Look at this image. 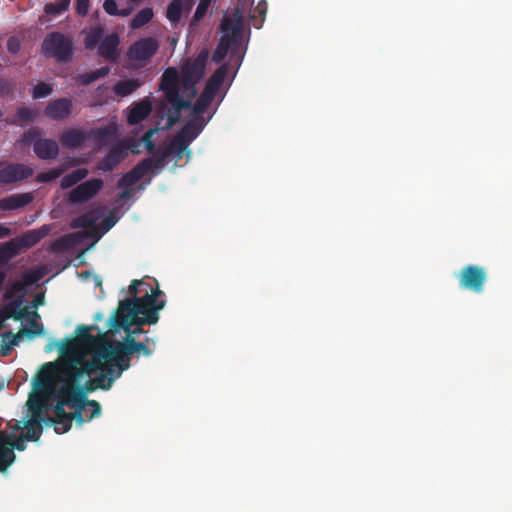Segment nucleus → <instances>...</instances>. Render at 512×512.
<instances>
[{
	"label": "nucleus",
	"mask_w": 512,
	"mask_h": 512,
	"mask_svg": "<svg viewBox=\"0 0 512 512\" xmlns=\"http://www.w3.org/2000/svg\"><path fill=\"white\" fill-rule=\"evenodd\" d=\"M85 359L82 357L71 361L66 368V377L55 392L57 403L53 411L55 418L66 416L76 417V422L82 425L101 414V405L96 400L86 398L88 393L96 390H108L103 379L95 372H83Z\"/></svg>",
	"instance_id": "obj_1"
},
{
	"label": "nucleus",
	"mask_w": 512,
	"mask_h": 512,
	"mask_svg": "<svg viewBox=\"0 0 512 512\" xmlns=\"http://www.w3.org/2000/svg\"><path fill=\"white\" fill-rule=\"evenodd\" d=\"M208 60V51L202 50L191 59H185L180 72L175 67H168L160 78V89L166 101L171 105L167 110V128L180 121L181 111L191 107V99L197 94L196 85L204 76Z\"/></svg>",
	"instance_id": "obj_2"
},
{
	"label": "nucleus",
	"mask_w": 512,
	"mask_h": 512,
	"mask_svg": "<svg viewBox=\"0 0 512 512\" xmlns=\"http://www.w3.org/2000/svg\"><path fill=\"white\" fill-rule=\"evenodd\" d=\"M135 353L149 357L153 351L145 342H137L133 337H125L123 342H104L98 347L93 359H85L83 372H95L109 390L122 373L129 369L131 356Z\"/></svg>",
	"instance_id": "obj_3"
},
{
	"label": "nucleus",
	"mask_w": 512,
	"mask_h": 512,
	"mask_svg": "<svg viewBox=\"0 0 512 512\" xmlns=\"http://www.w3.org/2000/svg\"><path fill=\"white\" fill-rule=\"evenodd\" d=\"M165 305L164 292L158 286H150L140 297L120 300L116 310H119L120 314L127 313L132 320H139L138 324L154 325L159 320V311Z\"/></svg>",
	"instance_id": "obj_4"
},
{
	"label": "nucleus",
	"mask_w": 512,
	"mask_h": 512,
	"mask_svg": "<svg viewBox=\"0 0 512 512\" xmlns=\"http://www.w3.org/2000/svg\"><path fill=\"white\" fill-rule=\"evenodd\" d=\"M244 14L245 8L238 5L231 15L222 18L220 24L222 35L212 55L214 62L223 61L230 47L240 42L244 29Z\"/></svg>",
	"instance_id": "obj_5"
},
{
	"label": "nucleus",
	"mask_w": 512,
	"mask_h": 512,
	"mask_svg": "<svg viewBox=\"0 0 512 512\" xmlns=\"http://www.w3.org/2000/svg\"><path fill=\"white\" fill-rule=\"evenodd\" d=\"M76 47L73 38L59 31L47 33L42 44L41 53L46 58H53L58 62L71 61Z\"/></svg>",
	"instance_id": "obj_6"
},
{
	"label": "nucleus",
	"mask_w": 512,
	"mask_h": 512,
	"mask_svg": "<svg viewBox=\"0 0 512 512\" xmlns=\"http://www.w3.org/2000/svg\"><path fill=\"white\" fill-rule=\"evenodd\" d=\"M159 41L154 37L140 38L130 45L128 59L135 67H144L159 50Z\"/></svg>",
	"instance_id": "obj_7"
},
{
	"label": "nucleus",
	"mask_w": 512,
	"mask_h": 512,
	"mask_svg": "<svg viewBox=\"0 0 512 512\" xmlns=\"http://www.w3.org/2000/svg\"><path fill=\"white\" fill-rule=\"evenodd\" d=\"M456 277L462 289L480 294L484 291L488 275L484 267L469 264L464 266Z\"/></svg>",
	"instance_id": "obj_8"
},
{
	"label": "nucleus",
	"mask_w": 512,
	"mask_h": 512,
	"mask_svg": "<svg viewBox=\"0 0 512 512\" xmlns=\"http://www.w3.org/2000/svg\"><path fill=\"white\" fill-rule=\"evenodd\" d=\"M104 182L100 178H92L78 184L68 195L71 204H83L88 202L103 188Z\"/></svg>",
	"instance_id": "obj_9"
},
{
	"label": "nucleus",
	"mask_w": 512,
	"mask_h": 512,
	"mask_svg": "<svg viewBox=\"0 0 512 512\" xmlns=\"http://www.w3.org/2000/svg\"><path fill=\"white\" fill-rule=\"evenodd\" d=\"M138 322L139 320L137 319H130L127 313L123 312V314H120L119 310H116L109 320V332L116 334L123 330L126 333V337H133L135 339L136 336L144 333L142 328L144 324H138Z\"/></svg>",
	"instance_id": "obj_10"
},
{
	"label": "nucleus",
	"mask_w": 512,
	"mask_h": 512,
	"mask_svg": "<svg viewBox=\"0 0 512 512\" xmlns=\"http://www.w3.org/2000/svg\"><path fill=\"white\" fill-rule=\"evenodd\" d=\"M33 175V170L20 163H11L0 169V184H12Z\"/></svg>",
	"instance_id": "obj_11"
},
{
	"label": "nucleus",
	"mask_w": 512,
	"mask_h": 512,
	"mask_svg": "<svg viewBox=\"0 0 512 512\" xmlns=\"http://www.w3.org/2000/svg\"><path fill=\"white\" fill-rule=\"evenodd\" d=\"M73 103L69 98H59L51 101L45 108V115L52 120L67 119L72 113Z\"/></svg>",
	"instance_id": "obj_12"
},
{
	"label": "nucleus",
	"mask_w": 512,
	"mask_h": 512,
	"mask_svg": "<svg viewBox=\"0 0 512 512\" xmlns=\"http://www.w3.org/2000/svg\"><path fill=\"white\" fill-rule=\"evenodd\" d=\"M127 156L128 152L126 147L116 145L98 162L96 168L103 172L113 171Z\"/></svg>",
	"instance_id": "obj_13"
},
{
	"label": "nucleus",
	"mask_w": 512,
	"mask_h": 512,
	"mask_svg": "<svg viewBox=\"0 0 512 512\" xmlns=\"http://www.w3.org/2000/svg\"><path fill=\"white\" fill-rule=\"evenodd\" d=\"M97 221V216L93 212L84 213L77 218L73 219L71 222L72 228H92V231L85 230L78 232L75 236L78 237H92L95 236V241L100 238V235H97V229L95 227V223Z\"/></svg>",
	"instance_id": "obj_14"
},
{
	"label": "nucleus",
	"mask_w": 512,
	"mask_h": 512,
	"mask_svg": "<svg viewBox=\"0 0 512 512\" xmlns=\"http://www.w3.org/2000/svg\"><path fill=\"white\" fill-rule=\"evenodd\" d=\"M120 40L118 35L109 34L105 36L99 46L98 53L101 57L105 58L108 61L115 62L118 58V46Z\"/></svg>",
	"instance_id": "obj_15"
},
{
	"label": "nucleus",
	"mask_w": 512,
	"mask_h": 512,
	"mask_svg": "<svg viewBox=\"0 0 512 512\" xmlns=\"http://www.w3.org/2000/svg\"><path fill=\"white\" fill-rule=\"evenodd\" d=\"M32 193H17L0 199V209L3 211L16 210L25 207L33 201Z\"/></svg>",
	"instance_id": "obj_16"
},
{
	"label": "nucleus",
	"mask_w": 512,
	"mask_h": 512,
	"mask_svg": "<svg viewBox=\"0 0 512 512\" xmlns=\"http://www.w3.org/2000/svg\"><path fill=\"white\" fill-rule=\"evenodd\" d=\"M34 152L40 159H55L59 153V146L53 139H38L34 143Z\"/></svg>",
	"instance_id": "obj_17"
},
{
	"label": "nucleus",
	"mask_w": 512,
	"mask_h": 512,
	"mask_svg": "<svg viewBox=\"0 0 512 512\" xmlns=\"http://www.w3.org/2000/svg\"><path fill=\"white\" fill-rule=\"evenodd\" d=\"M91 327L80 325L78 326L76 332H77V339L80 343L90 345L92 347V355L89 359H93L95 357L96 351L98 347L104 342H112L111 340H108L104 337L98 338L96 336H93L90 333Z\"/></svg>",
	"instance_id": "obj_18"
},
{
	"label": "nucleus",
	"mask_w": 512,
	"mask_h": 512,
	"mask_svg": "<svg viewBox=\"0 0 512 512\" xmlns=\"http://www.w3.org/2000/svg\"><path fill=\"white\" fill-rule=\"evenodd\" d=\"M87 140V135L81 129H69L60 135V142L63 147L68 149H78Z\"/></svg>",
	"instance_id": "obj_19"
},
{
	"label": "nucleus",
	"mask_w": 512,
	"mask_h": 512,
	"mask_svg": "<svg viewBox=\"0 0 512 512\" xmlns=\"http://www.w3.org/2000/svg\"><path fill=\"white\" fill-rule=\"evenodd\" d=\"M151 110V103L148 100H142L131 107L127 116V122L130 125H136L147 118Z\"/></svg>",
	"instance_id": "obj_20"
},
{
	"label": "nucleus",
	"mask_w": 512,
	"mask_h": 512,
	"mask_svg": "<svg viewBox=\"0 0 512 512\" xmlns=\"http://www.w3.org/2000/svg\"><path fill=\"white\" fill-rule=\"evenodd\" d=\"M145 162H139L135 165L129 172L125 173L118 180L119 188H131L135 183H137L142 177L146 175V167L144 166Z\"/></svg>",
	"instance_id": "obj_21"
},
{
	"label": "nucleus",
	"mask_w": 512,
	"mask_h": 512,
	"mask_svg": "<svg viewBox=\"0 0 512 512\" xmlns=\"http://www.w3.org/2000/svg\"><path fill=\"white\" fill-rule=\"evenodd\" d=\"M16 455L9 447V437L0 436V472L4 473L15 461Z\"/></svg>",
	"instance_id": "obj_22"
},
{
	"label": "nucleus",
	"mask_w": 512,
	"mask_h": 512,
	"mask_svg": "<svg viewBox=\"0 0 512 512\" xmlns=\"http://www.w3.org/2000/svg\"><path fill=\"white\" fill-rule=\"evenodd\" d=\"M204 126L205 122L203 117L197 116L186 123L179 133L182 134L189 143H191V141L201 133Z\"/></svg>",
	"instance_id": "obj_23"
},
{
	"label": "nucleus",
	"mask_w": 512,
	"mask_h": 512,
	"mask_svg": "<svg viewBox=\"0 0 512 512\" xmlns=\"http://www.w3.org/2000/svg\"><path fill=\"white\" fill-rule=\"evenodd\" d=\"M154 154H156L155 157H147L141 161L146 163L144 164V166L147 168L146 174L149 172L154 174L158 173L159 170L164 168L166 160L169 157V152H165L164 150H158Z\"/></svg>",
	"instance_id": "obj_24"
},
{
	"label": "nucleus",
	"mask_w": 512,
	"mask_h": 512,
	"mask_svg": "<svg viewBox=\"0 0 512 512\" xmlns=\"http://www.w3.org/2000/svg\"><path fill=\"white\" fill-rule=\"evenodd\" d=\"M141 85L142 81L139 79L120 80L114 85L113 92L118 97H126L132 94Z\"/></svg>",
	"instance_id": "obj_25"
},
{
	"label": "nucleus",
	"mask_w": 512,
	"mask_h": 512,
	"mask_svg": "<svg viewBox=\"0 0 512 512\" xmlns=\"http://www.w3.org/2000/svg\"><path fill=\"white\" fill-rule=\"evenodd\" d=\"M227 71H228L227 65L226 64L221 65L219 68H217L215 70V72L207 80L204 88H206L207 90L216 94L224 82V79L227 75Z\"/></svg>",
	"instance_id": "obj_26"
},
{
	"label": "nucleus",
	"mask_w": 512,
	"mask_h": 512,
	"mask_svg": "<svg viewBox=\"0 0 512 512\" xmlns=\"http://www.w3.org/2000/svg\"><path fill=\"white\" fill-rule=\"evenodd\" d=\"M189 144L190 143L185 139V137L178 133L177 136L170 142V144L163 150L165 152H169V157L174 155L177 159H181Z\"/></svg>",
	"instance_id": "obj_27"
},
{
	"label": "nucleus",
	"mask_w": 512,
	"mask_h": 512,
	"mask_svg": "<svg viewBox=\"0 0 512 512\" xmlns=\"http://www.w3.org/2000/svg\"><path fill=\"white\" fill-rule=\"evenodd\" d=\"M89 174L87 168H78L73 170L72 172L66 174L60 182V187L62 189H68L73 187L74 185L80 183L83 179H85Z\"/></svg>",
	"instance_id": "obj_28"
},
{
	"label": "nucleus",
	"mask_w": 512,
	"mask_h": 512,
	"mask_svg": "<svg viewBox=\"0 0 512 512\" xmlns=\"http://www.w3.org/2000/svg\"><path fill=\"white\" fill-rule=\"evenodd\" d=\"M22 335L21 333L13 334L12 332H5L2 334V341L0 344V356L6 357L10 355L14 346L18 345Z\"/></svg>",
	"instance_id": "obj_29"
},
{
	"label": "nucleus",
	"mask_w": 512,
	"mask_h": 512,
	"mask_svg": "<svg viewBox=\"0 0 512 512\" xmlns=\"http://www.w3.org/2000/svg\"><path fill=\"white\" fill-rule=\"evenodd\" d=\"M216 94L204 88L203 92L192 106L193 113L201 116L212 103Z\"/></svg>",
	"instance_id": "obj_30"
},
{
	"label": "nucleus",
	"mask_w": 512,
	"mask_h": 512,
	"mask_svg": "<svg viewBox=\"0 0 512 512\" xmlns=\"http://www.w3.org/2000/svg\"><path fill=\"white\" fill-rule=\"evenodd\" d=\"M109 72H110V68L107 66H104V67L98 68L92 72L80 74L77 78V81L80 85L87 86V85L91 84L92 82L107 76L109 74Z\"/></svg>",
	"instance_id": "obj_31"
},
{
	"label": "nucleus",
	"mask_w": 512,
	"mask_h": 512,
	"mask_svg": "<svg viewBox=\"0 0 512 512\" xmlns=\"http://www.w3.org/2000/svg\"><path fill=\"white\" fill-rule=\"evenodd\" d=\"M43 431L42 423L29 419L24 424V432L25 438L28 441H38Z\"/></svg>",
	"instance_id": "obj_32"
},
{
	"label": "nucleus",
	"mask_w": 512,
	"mask_h": 512,
	"mask_svg": "<svg viewBox=\"0 0 512 512\" xmlns=\"http://www.w3.org/2000/svg\"><path fill=\"white\" fill-rule=\"evenodd\" d=\"M104 29L101 26L90 28L84 38V45L87 49H94L97 45L99 46L103 39Z\"/></svg>",
	"instance_id": "obj_33"
},
{
	"label": "nucleus",
	"mask_w": 512,
	"mask_h": 512,
	"mask_svg": "<svg viewBox=\"0 0 512 512\" xmlns=\"http://www.w3.org/2000/svg\"><path fill=\"white\" fill-rule=\"evenodd\" d=\"M28 406L31 413L32 420L38 421L42 423L43 420V411L46 408V403L44 400L40 398H29Z\"/></svg>",
	"instance_id": "obj_34"
},
{
	"label": "nucleus",
	"mask_w": 512,
	"mask_h": 512,
	"mask_svg": "<svg viewBox=\"0 0 512 512\" xmlns=\"http://www.w3.org/2000/svg\"><path fill=\"white\" fill-rule=\"evenodd\" d=\"M183 12L182 0H172L166 10V17L172 24H177Z\"/></svg>",
	"instance_id": "obj_35"
},
{
	"label": "nucleus",
	"mask_w": 512,
	"mask_h": 512,
	"mask_svg": "<svg viewBox=\"0 0 512 512\" xmlns=\"http://www.w3.org/2000/svg\"><path fill=\"white\" fill-rule=\"evenodd\" d=\"M71 0H58L54 3H48L44 7V12L49 16H58L69 10Z\"/></svg>",
	"instance_id": "obj_36"
},
{
	"label": "nucleus",
	"mask_w": 512,
	"mask_h": 512,
	"mask_svg": "<svg viewBox=\"0 0 512 512\" xmlns=\"http://www.w3.org/2000/svg\"><path fill=\"white\" fill-rule=\"evenodd\" d=\"M153 10L151 8H143L131 20V27L138 29L146 25L153 18Z\"/></svg>",
	"instance_id": "obj_37"
},
{
	"label": "nucleus",
	"mask_w": 512,
	"mask_h": 512,
	"mask_svg": "<svg viewBox=\"0 0 512 512\" xmlns=\"http://www.w3.org/2000/svg\"><path fill=\"white\" fill-rule=\"evenodd\" d=\"M73 420H76V417L74 416H66L63 418H55L54 421V430L57 434H62L67 432L71 426Z\"/></svg>",
	"instance_id": "obj_38"
},
{
	"label": "nucleus",
	"mask_w": 512,
	"mask_h": 512,
	"mask_svg": "<svg viewBox=\"0 0 512 512\" xmlns=\"http://www.w3.org/2000/svg\"><path fill=\"white\" fill-rule=\"evenodd\" d=\"M150 286H151V284L146 283L143 280L134 279L131 281V283L129 285L128 293L132 297H140L139 294L145 293V289L149 288Z\"/></svg>",
	"instance_id": "obj_39"
},
{
	"label": "nucleus",
	"mask_w": 512,
	"mask_h": 512,
	"mask_svg": "<svg viewBox=\"0 0 512 512\" xmlns=\"http://www.w3.org/2000/svg\"><path fill=\"white\" fill-rule=\"evenodd\" d=\"M51 93V86L47 83L40 82L34 86L32 96L34 99H40L49 96Z\"/></svg>",
	"instance_id": "obj_40"
},
{
	"label": "nucleus",
	"mask_w": 512,
	"mask_h": 512,
	"mask_svg": "<svg viewBox=\"0 0 512 512\" xmlns=\"http://www.w3.org/2000/svg\"><path fill=\"white\" fill-rule=\"evenodd\" d=\"M44 236L45 234L41 233L39 230H31L23 235L22 240L26 246H33Z\"/></svg>",
	"instance_id": "obj_41"
},
{
	"label": "nucleus",
	"mask_w": 512,
	"mask_h": 512,
	"mask_svg": "<svg viewBox=\"0 0 512 512\" xmlns=\"http://www.w3.org/2000/svg\"><path fill=\"white\" fill-rule=\"evenodd\" d=\"M155 132V129H148L142 136V142L144 143L147 152L150 154H154L156 152V145L152 139Z\"/></svg>",
	"instance_id": "obj_42"
},
{
	"label": "nucleus",
	"mask_w": 512,
	"mask_h": 512,
	"mask_svg": "<svg viewBox=\"0 0 512 512\" xmlns=\"http://www.w3.org/2000/svg\"><path fill=\"white\" fill-rule=\"evenodd\" d=\"M212 0H200L196 11L193 15L192 22H198L200 21L207 13V10L211 4Z\"/></svg>",
	"instance_id": "obj_43"
},
{
	"label": "nucleus",
	"mask_w": 512,
	"mask_h": 512,
	"mask_svg": "<svg viewBox=\"0 0 512 512\" xmlns=\"http://www.w3.org/2000/svg\"><path fill=\"white\" fill-rule=\"evenodd\" d=\"M113 135H114V130H113V128H111L109 126L98 128L93 131V136L97 141H104V140L112 137Z\"/></svg>",
	"instance_id": "obj_44"
},
{
	"label": "nucleus",
	"mask_w": 512,
	"mask_h": 512,
	"mask_svg": "<svg viewBox=\"0 0 512 512\" xmlns=\"http://www.w3.org/2000/svg\"><path fill=\"white\" fill-rule=\"evenodd\" d=\"M14 93V85L11 81L0 77V98H5Z\"/></svg>",
	"instance_id": "obj_45"
},
{
	"label": "nucleus",
	"mask_w": 512,
	"mask_h": 512,
	"mask_svg": "<svg viewBox=\"0 0 512 512\" xmlns=\"http://www.w3.org/2000/svg\"><path fill=\"white\" fill-rule=\"evenodd\" d=\"M43 332H44V329H43L42 324H40L38 322H35V321L31 322V327L30 328L22 329L20 331L21 335L22 334H26L29 337H34V336H37V335H42Z\"/></svg>",
	"instance_id": "obj_46"
},
{
	"label": "nucleus",
	"mask_w": 512,
	"mask_h": 512,
	"mask_svg": "<svg viewBox=\"0 0 512 512\" xmlns=\"http://www.w3.org/2000/svg\"><path fill=\"white\" fill-rule=\"evenodd\" d=\"M26 441L28 440L25 438V435L23 434L14 440H11L9 438V447L11 448L12 451H14V449L18 451H23L26 449Z\"/></svg>",
	"instance_id": "obj_47"
},
{
	"label": "nucleus",
	"mask_w": 512,
	"mask_h": 512,
	"mask_svg": "<svg viewBox=\"0 0 512 512\" xmlns=\"http://www.w3.org/2000/svg\"><path fill=\"white\" fill-rule=\"evenodd\" d=\"M90 7V0H76L75 11L79 16H86Z\"/></svg>",
	"instance_id": "obj_48"
},
{
	"label": "nucleus",
	"mask_w": 512,
	"mask_h": 512,
	"mask_svg": "<svg viewBox=\"0 0 512 512\" xmlns=\"http://www.w3.org/2000/svg\"><path fill=\"white\" fill-rule=\"evenodd\" d=\"M6 47L11 54H17L21 49V42L17 37L11 36L7 40Z\"/></svg>",
	"instance_id": "obj_49"
},
{
	"label": "nucleus",
	"mask_w": 512,
	"mask_h": 512,
	"mask_svg": "<svg viewBox=\"0 0 512 512\" xmlns=\"http://www.w3.org/2000/svg\"><path fill=\"white\" fill-rule=\"evenodd\" d=\"M16 115L20 120L25 122L32 121L34 118V112L27 107L18 108Z\"/></svg>",
	"instance_id": "obj_50"
},
{
	"label": "nucleus",
	"mask_w": 512,
	"mask_h": 512,
	"mask_svg": "<svg viewBox=\"0 0 512 512\" xmlns=\"http://www.w3.org/2000/svg\"><path fill=\"white\" fill-rule=\"evenodd\" d=\"M103 9L110 16H116L118 14V5L116 0H104Z\"/></svg>",
	"instance_id": "obj_51"
},
{
	"label": "nucleus",
	"mask_w": 512,
	"mask_h": 512,
	"mask_svg": "<svg viewBox=\"0 0 512 512\" xmlns=\"http://www.w3.org/2000/svg\"><path fill=\"white\" fill-rule=\"evenodd\" d=\"M50 378L46 374L39 373L34 379L35 389H44L48 386Z\"/></svg>",
	"instance_id": "obj_52"
},
{
	"label": "nucleus",
	"mask_w": 512,
	"mask_h": 512,
	"mask_svg": "<svg viewBox=\"0 0 512 512\" xmlns=\"http://www.w3.org/2000/svg\"><path fill=\"white\" fill-rule=\"evenodd\" d=\"M61 173H62L61 169H51L47 173L42 174L40 176V179L42 181H52V180L58 178L61 175Z\"/></svg>",
	"instance_id": "obj_53"
},
{
	"label": "nucleus",
	"mask_w": 512,
	"mask_h": 512,
	"mask_svg": "<svg viewBox=\"0 0 512 512\" xmlns=\"http://www.w3.org/2000/svg\"><path fill=\"white\" fill-rule=\"evenodd\" d=\"M59 349L62 353L71 351L75 347V341L73 339H67L66 341L59 342Z\"/></svg>",
	"instance_id": "obj_54"
},
{
	"label": "nucleus",
	"mask_w": 512,
	"mask_h": 512,
	"mask_svg": "<svg viewBox=\"0 0 512 512\" xmlns=\"http://www.w3.org/2000/svg\"><path fill=\"white\" fill-rule=\"evenodd\" d=\"M133 195V189L132 188H124V190L119 193L118 200H128Z\"/></svg>",
	"instance_id": "obj_55"
},
{
	"label": "nucleus",
	"mask_w": 512,
	"mask_h": 512,
	"mask_svg": "<svg viewBox=\"0 0 512 512\" xmlns=\"http://www.w3.org/2000/svg\"><path fill=\"white\" fill-rule=\"evenodd\" d=\"M41 278V274L37 273V272H32V273H29L25 276V280L26 282L32 284V283H35L37 281H39Z\"/></svg>",
	"instance_id": "obj_56"
},
{
	"label": "nucleus",
	"mask_w": 512,
	"mask_h": 512,
	"mask_svg": "<svg viewBox=\"0 0 512 512\" xmlns=\"http://www.w3.org/2000/svg\"><path fill=\"white\" fill-rule=\"evenodd\" d=\"M12 234V231L6 224L0 223V239L8 237Z\"/></svg>",
	"instance_id": "obj_57"
},
{
	"label": "nucleus",
	"mask_w": 512,
	"mask_h": 512,
	"mask_svg": "<svg viewBox=\"0 0 512 512\" xmlns=\"http://www.w3.org/2000/svg\"><path fill=\"white\" fill-rule=\"evenodd\" d=\"M131 13H132V8L131 7H127V8H123V9H118V14L116 16L127 17Z\"/></svg>",
	"instance_id": "obj_58"
},
{
	"label": "nucleus",
	"mask_w": 512,
	"mask_h": 512,
	"mask_svg": "<svg viewBox=\"0 0 512 512\" xmlns=\"http://www.w3.org/2000/svg\"><path fill=\"white\" fill-rule=\"evenodd\" d=\"M103 223L106 227V230H109L115 224V220L113 219V217L110 216L105 218Z\"/></svg>",
	"instance_id": "obj_59"
},
{
	"label": "nucleus",
	"mask_w": 512,
	"mask_h": 512,
	"mask_svg": "<svg viewBox=\"0 0 512 512\" xmlns=\"http://www.w3.org/2000/svg\"><path fill=\"white\" fill-rule=\"evenodd\" d=\"M55 417L46 416L43 417L42 423L46 425H53L54 426Z\"/></svg>",
	"instance_id": "obj_60"
},
{
	"label": "nucleus",
	"mask_w": 512,
	"mask_h": 512,
	"mask_svg": "<svg viewBox=\"0 0 512 512\" xmlns=\"http://www.w3.org/2000/svg\"><path fill=\"white\" fill-rule=\"evenodd\" d=\"M266 7H267V5H266V3H265V2H264V3H261V2H260V3L258 4V6H257V9H258V11H259V13H260V14H265V12H266Z\"/></svg>",
	"instance_id": "obj_61"
},
{
	"label": "nucleus",
	"mask_w": 512,
	"mask_h": 512,
	"mask_svg": "<svg viewBox=\"0 0 512 512\" xmlns=\"http://www.w3.org/2000/svg\"><path fill=\"white\" fill-rule=\"evenodd\" d=\"M55 367L54 363L52 362H47L43 365V370H53Z\"/></svg>",
	"instance_id": "obj_62"
},
{
	"label": "nucleus",
	"mask_w": 512,
	"mask_h": 512,
	"mask_svg": "<svg viewBox=\"0 0 512 512\" xmlns=\"http://www.w3.org/2000/svg\"><path fill=\"white\" fill-rule=\"evenodd\" d=\"M86 408H87V411H86V412H85V411H82V414H83V418H84V419H86L87 417H89V416H90V414H91V412H92V410H93V408H92L91 406H87Z\"/></svg>",
	"instance_id": "obj_63"
},
{
	"label": "nucleus",
	"mask_w": 512,
	"mask_h": 512,
	"mask_svg": "<svg viewBox=\"0 0 512 512\" xmlns=\"http://www.w3.org/2000/svg\"><path fill=\"white\" fill-rule=\"evenodd\" d=\"M23 316H24V310H20V311H18L17 313L14 314V319L15 320H21Z\"/></svg>",
	"instance_id": "obj_64"
}]
</instances>
